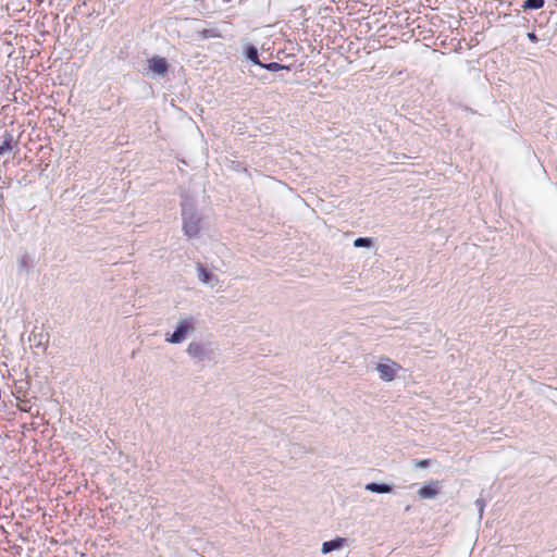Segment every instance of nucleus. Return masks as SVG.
I'll return each mask as SVG.
<instances>
[{
  "label": "nucleus",
  "mask_w": 557,
  "mask_h": 557,
  "mask_svg": "<svg viewBox=\"0 0 557 557\" xmlns=\"http://www.w3.org/2000/svg\"><path fill=\"white\" fill-rule=\"evenodd\" d=\"M17 145L18 140L14 138L13 133L5 132L3 135L2 144L0 145V157L13 150L15 147H17Z\"/></svg>",
  "instance_id": "obj_7"
},
{
  "label": "nucleus",
  "mask_w": 557,
  "mask_h": 557,
  "mask_svg": "<svg viewBox=\"0 0 557 557\" xmlns=\"http://www.w3.org/2000/svg\"><path fill=\"white\" fill-rule=\"evenodd\" d=\"M18 271L27 274L33 267V260L29 255L25 253L18 258L17 261Z\"/></svg>",
  "instance_id": "obj_11"
},
{
  "label": "nucleus",
  "mask_w": 557,
  "mask_h": 557,
  "mask_svg": "<svg viewBox=\"0 0 557 557\" xmlns=\"http://www.w3.org/2000/svg\"><path fill=\"white\" fill-rule=\"evenodd\" d=\"M187 356L196 362L212 361L215 349L210 342L191 341L186 347Z\"/></svg>",
  "instance_id": "obj_3"
},
{
  "label": "nucleus",
  "mask_w": 557,
  "mask_h": 557,
  "mask_svg": "<svg viewBox=\"0 0 557 557\" xmlns=\"http://www.w3.org/2000/svg\"><path fill=\"white\" fill-rule=\"evenodd\" d=\"M148 69L154 76L164 77L168 75L170 64L164 57L153 55L147 60Z\"/></svg>",
  "instance_id": "obj_5"
},
{
  "label": "nucleus",
  "mask_w": 557,
  "mask_h": 557,
  "mask_svg": "<svg viewBox=\"0 0 557 557\" xmlns=\"http://www.w3.org/2000/svg\"><path fill=\"white\" fill-rule=\"evenodd\" d=\"M528 38L533 41V42H536L537 41V36L534 34V33H528Z\"/></svg>",
  "instance_id": "obj_18"
},
{
  "label": "nucleus",
  "mask_w": 557,
  "mask_h": 557,
  "mask_svg": "<svg viewBox=\"0 0 557 557\" xmlns=\"http://www.w3.org/2000/svg\"><path fill=\"white\" fill-rule=\"evenodd\" d=\"M347 543V539L345 537H335L331 541H326L322 544L321 552L322 554H329L333 550H337L343 548Z\"/></svg>",
  "instance_id": "obj_8"
},
{
  "label": "nucleus",
  "mask_w": 557,
  "mask_h": 557,
  "mask_svg": "<svg viewBox=\"0 0 557 557\" xmlns=\"http://www.w3.org/2000/svg\"><path fill=\"white\" fill-rule=\"evenodd\" d=\"M375 369L379 372V376L382 381L391 382L396 377L401 367L391 358L382 357Z\"/></svg>",
  "instance_id": "obj_4"
},
{
  "label": "nucleus",
  "mask_w": 557,
  "mask_h": 557,
  "mask_svg": "<svg viewBox=\"0 0 557 557\" xmlns=\"http://www.w3.org/2000/svg\"><path fill=\"white\" fill-rule=\"evenodd\" d=\"M183 231L187 237H196L201 230V216L195 206L189 202L182 203Z\"/></svg>",
  "instance_id": "obj_1"
},
{
  "label": "nucleus",
  "mask_w": 557,
  "mask_h": 557,
  "mask_svg": "<svg viewBox=\"0 0 557 557\" xmlns=\"http://www.w3.org/2000/svg\"><path fill=\"white\" fill-rule=\"evenodd\" d=\"M210 36H212V35H211V30H205V32H203V37H206V38H207V37H210Z\"/></svg>",
  "instance_id": "obj_19"
},
{
  "label": "nucleus",
  "mask_w": 557,
  "mask_h": 557,
  "mask_svg": "<svg viewBox=\"0 0 557 557\" xmlns=\"http://www.w3.org/2000/svg\"><path fill=\"white\" fill-rule=\"evenodd\" d=\"M437 485V482H431L429 484H425L423 485L419 491H418V495L421 497V498H433L434 496L437 495L438 493V490L436 487Z\"/></svg>",
  "instance_id": "obj_10"
},
{
  "label": "nucleus",
  "mask_w": 557,
  "mask_h": 557,
  "mask_svg": "<svg viewBox=\"0 0 557 557\" xmlns=\"http://www.w3.org/2000/svg\"><path fill=\"white\" fill-rule=\"evenodd\" d=\"M545 4L544 0H525L522 4L523 10H539Z\"/></svg>",
  "instance_id": "obj_13"
},
{
  "label": "nucleus",
  "mask_w": 557,
  "mask_h": 557,
  "mask_svg": "<svg viewBox=\"0 0 557 557\" xmlns=\"http://www.w3.org/2000/svg\"><path fill=\"white\" fill-rule=\"evenodd\" d=\"M354 246L358 247V248L359 247L369 248L372 246V239L369 237H358L355 239Z\"/></svg>",
  "instance_id": "obj_15"
},
{
  "label": "nucleus",
  "mask_w": 557,
  "mask_h": 557,
  "mask_svg": "<svg viewBox=\"0 0 557 557\" xmlns=\"http://www.w3.org/2000/svg\"><path fill=\"white\" fill-rule=\"evenodd\" d=\"M261 67H263L270 72H277L281 70H286V71L290 70V67L288 65H283L277 62L262 63Z\"/></svg>",
  "instance_id": "obj_14"
},
{
  "label": "nucleus",
  "mask_w": 557,
  "mask_h": 557,
  "mask_svg": "<svg viewBox=\"0 0 557 557\" xmlns=\"http://www.w3.org/2000/svg\"><path fill=\"white\" fill-rule=\"evenodd\" d=\"M431 465V460L430 459H421V460H416L414 461V467L416 468H426Z\"/></svg>",
  "instance_id": "obj_17"
},
{
  "label": "nucleus",
  "mask_w": 557,
  "mask_h": 557,
  "mask_svg": "<svg viewBox=\"0 0 557 557\" xmlns=\"http://www.w3.org/2000/svg\"><path fill=\"white\" fill-rule=\"evenodd\" d=\"M246 57L248 60H250L253 64L261 66L262 63L259 60L258 49L249 45L246 47Z\"/></svg>",
  "instance_id": "obj_12"
},
{
  "label": "nucleus",
  "mask_w": 557,
  "mask_h": 557,
  "mask_svg": "<svg viewBox=\"0 0 557 557\" xmlns=\"http://www.w3.org/2000/svg\"><path fill=\"white\" fill-rule=\"evenodd\" d=\"M197 323L198 321L194 315H186L180 319L175 325L174 332L166 335L165 342L175 345L183 343L188 335L196 332Z\"/></svg>",
  "instance_id": "obj_2"
},
{
  "label": "nucleus",
  "mask_w": 557,
  "mask_h": 557,
  "mask_svg": "<svg viewBox=\"0 0 557 557\" xmlns=\"http://www.w3.org/2000/svg\"><path fill=\"white\" fill-rule=\"evenodd\" d=\"M366 490L372 493L387 494L392 493L393 486L386 483L371 482L366 485Z\"/></svg>",
  "instance_id": "obj_9"
},
{
  "label": "nucleus",
  "mask_w": 557,
  "mask_h": 557,
  "mask_svg": "<svg viewBox=\"0 0 557 557\" xmlns=\"http://www.w3.org/2000/svg\"><path fill=\"white\" fill-rule=\"evenodd\" d=\"M198 278L201 283L215 286L219 283V277L210 273L201 263H197Z\"/></svg>",
  "instance_id": "obj_6"
},
{
  "label": "nucleus",
  "mask_w": 557,
  "mask_h": 557,
  "mask_svg": "<svg viewBox=\"0 0 557 557\" xmlns=\"http://www.w3.org/2000/svg\"><path fill=\"white\" fill-rule=\"evenodd\" d=\"M485 505H486L485 500L483 498H481V497L475 500V506H476V508L479 510V517L480 518L483 517Z\"/></svg>",
  "instance_id": "obj_16"
}]
</instances>
